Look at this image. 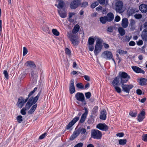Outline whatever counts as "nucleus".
I'll use <instances>...</instances> for the list:
<instances>
[{"label": "nucleus", "mask_w": 147, "mask_h": 147, "mask_svg": "<svg viewBox=\"0 0 147 147\" xmlns=\"http://www.w3.org/2000/svg\"><path fill=\"white\" fill-rule=\"evenodd\" d=\"M130 78V76L126 73L124 71H120L118 76L116 77L114 80L120 83H126Z\"/></svg>", "instance_id": "obj_1"}, {"label": "nucleus", "mask_w": 147, "mask_h": 147, "mask_svg": "<svg viewBox=\"0 0 147 147\" xmlns=\"http://www.w3.org/2000/svg\"><path fill=\"white\" fill-rule=\"evenodd\" d=\"M67 36L73 45L76 46L79 44V40L76 35L71 33H67Z\"/></svg>", "instance_id": "obj_2"}, {"label": "nucleus", "mask_w": 147, "mask_h": 147, "mask_svg": "<svg viewBox=\"0 0 147 147\" xmlns=\"http://www.w3.org/2000/svg\"><path fill=\"white\" fill-rule=\"evenodd\" d=\"M86 131V129L84 128H79L77 130L74 131L69 139L71 140H73L79 135L80 133L83 134H84Z\"/></svg>", "instance_id": "obj_3"}, {"label": "nucleus", "mask_w": 147, "mask_h": 147, "mask_svg": "<svg viewBox=\"0 0 147 147\" xmlns=\"http://www.w3.org/2000/svg\"><path fill=\"white\" fill-rule=\"evenodd\" d=\"M101 57L107 60L112 59L114 63H115V62L113 58V56L112 53L108 51H104L101 55Z\"/></svg>", "instance_id": "obj_4"}, {"label": "nucleus", "mask_w": 147, "mask_h": 147, "mask_svg": "<svg viewBox=\"0 0 147 147\" xmlns=\"http://www.w3.org/2000/svg\"><path fill=\"white\" fill-rule=\"evenodd\" d=\"M100 39H98L96 41L95 49L94 51V53L96 55H97L100 52L102 47V41Z\"/></svg>", "instance_id": "obj_5"}, {"label": "nucleus", "mask_w": 147, "mask_h": 147, "mask_svg": "<svg viewBox=\"0 0 147 147\" xmlns=\"http://www.w3.org/2000/svg\"><path fill=\"white\" fill-rule=\"evenodd\" d=\"M102 134L101 131L98 130L93 129L92 130L91 136L93 138L96 139H100L101 138Z\"/></svg>", "instance_id": "obj_6"}, {"label": "nucleus", "mask_w": 147, "mask_h": 147, "mask_svg": "<svg viewBox=\"0 0 147 147\" xmlns=\"http://www.w3.org/2000/svg\"><path fill=\"white\" fill-rule=\"evenodd\" d=\"M28 99V97L25 99L23 97L21 96L18 98V101L16 103L17 106L19 108H21L24 105L25 103L26 102Z\"/></svg>", "instance_id": "obj_7"}, {"label": "nucleus", "mask_w": 147, "mask_h": 147, "mask_svg": "<svg viewBox=\"0 0 147 147\" xmlns=\"http://www.w3.org/2000/svg\"><path fill=\"white\" fill-rule=\"evenodd\" d=\"M124 83H120L122 90L126 93H129L130 90L133 88L134 86L132 84H124Z\"/></svg>", "instance_id": "obj_8"}, {"label": "nucleus", "mask_w": 147, "mask_h": 147, "mask_svg": "<svg viewBox=\"0 0 147 147\" xmlns=\"http://www.w3.org/2000/svg\"><path fill=\"white\" fill-rule=\"evenodd\" d=\"M123 4V2L121 1H119L115 4V10L117 12L120 13H122L123 11L122 10V8Z\"/></svg>", "instance_id": "obj_9"}, {"label": "nucleus", "mask_w": 147, "mask_h": 147, "mask_svg": "<svg viewBox=\"0 0 147 147\" xmlns=\"http://www.w3.org/2000/svg\"><path fill=\"white\" fill-rule=\"evenodd\" d=\"M81 0H73L71 3L70 7L71 9H76L81 4Z\"/></svg>", "instance_id": "obj_10"}, {"label": "nucleus", "mask_w": 147, "mask_h": 147, "mask_svg": "<svg viewBox=\"0 0 147 147\" xmlns=\"http://www.w3.org/2000/svg\"><path fill=\"white\" fill-rule=\"evenodd\" d=\"M78 115H79V116H76L69 123L68 125H67V129H69L78 121L79 119L80 116L81 115V113H79Z\"/></svg>", "instance_id": "obj_11"}, {"label": "nucleus", "mask_w": 147, "mask_h": 147, "mask_svg": "<svg viewBox=\"0 0 147 147\" xmlns=\"http://www.w3.org/2000/svg\"><path fill=\"white\" fill-rule=\"evenodd\" d=\"M112 84L114 88L115 91L117 93H119L121 92V88L118 86L121 84L120 82L114 80L112 83Z\"/></svg>", "instance_id": "obj_12"}, {"label": "nucleus", "mask_w": 147, "mask_h": 147, "mask_svg": "<svg viewBox=\"0 0 147 147\" xmlns=\"http://www.w3.org/2000/svg\"><path fill=\"white\" fill-rule=\"evenodd\" d=\"M75 97L76 99L78 101L82 102H85L84 95L82 93L77 92L75 94Z\"/></svg>", "instance_id": "obj_13"}, {"label": "nucleus", "mask_w": 147, "mask_h": 147, "mask_svg": "<svg viewBox=\"0 0 147 147\" xmlns=\"http://www.w3.org/2000/svg\"><path fill=\"white\" fill-rule=\"evenodd\" d=\"M96 127L99 129L104 131H106L108 130V126L105 123H100L96 126Z\"/></svg>", "instance_id": "obj_14"}, {"label": "nucleus", "mask_w": 147, "mask_h": 147, "mask_svg": "<svg viewBox=\"0 0 147 147\" xmlns=\"http://www.w3.org/2000/svg\"><path fill=\"white\" fill-rule=\"evenodd\" d=\"M74 80L72 79L70 81L69 84V89L70 93L72 94L76 92V90L74 85Z\"/></svg>", "instance_id": "obj_15"}, {"label": "nucleus", "mask_w": 147, "mask_h": 147, "mask_svg": "<svg viewBox=\"0 0 147 147\" xmlns=\"http://www.w3.org/2000/svg\"><path fill=\"white\" fill-rule=\"evenodd\" d=\"M58 12L60 16L62 18H65L67 16V11L65 8L59 9Z\"/></svg>", "instance_id": "obj_16"}, {"label": "nucleus", "mask_w": 147, "mask_h": 147, "mask_svg": "<svg viewBox=\"0 0 147 147\" xmlns=\"http://www.w3.org/2000/svg\"><path fill=\"white\" fill-rule=\"evenodd\" d=\"M40 95V93H39L34 98H33L32 97L30 98L28 101H30V103L32 105L34 104L37 101Z\"/></svg>", "instance_id": "obj_17"}, {"label": "nucleus", "mask_w": 147, "mask_h": 147, "mask_svg": "<svg viewBox=\"0 0 147 147\" xmlns=\"http://www.w3.org/2000/svg\"><path fill=\"white\" fill-rule=\"evenodd\" d=\"M84 110L85 112L82 115L80 121V123H82L84 122L88 114V111L87 109L84 107Z\"/></svg>", "instance_id": "obj_18"}, {"label": "nucleus", "mask_w": 147, "mask_h": 147, "mask_svg": "<svg viewBox=\"0 0 147 147\" xmlns=\"http://www.w3.org/2000/svg\"><path fill=\"white\" fill-rule=\"evenodd\" d=\"M131 68L136 73H140L142 74H144L145 73V71L144 70L138 67L133 66L131 67Z\"/></svg>", "instance_id": "obj_19"}, {"label": "nucleus", "mask_w": 147, "mask_h": 147, "mask_svg": "<svg viewBox=\"0 0 147 147\" xmlns=\"http://www.w3.org/2000/svg\"><path fill=\"white\" fill-rule=\"evenodd\" d=\"M80 29V26L78 24H76L75 25L73 29L72 30V32H68L67 33H71L75 35L79 31Z\"/></svg>", "instance_id": "obj_20"}, {"label": "nucleus", "mask_w": 147, "mask_h": 147, "mask_svg": "<svg viewBox=\"0 0 147 147\" xmlns=\"http://www.w3.org/2000/svg\"><path fill=\"white\" fill-rule=\"evenodd\" d=\"M145 115V112L144 111H142L140 112V114L138 115L137 119L139 122L142 121L144 118V115Z\"/></svg>", "instance_id": "obj_21"}, {"label": "nucleus", "mask_w": 147, "mask_h": 147, "mask_svg": "<svg viewBox=\"0 0 147 147\" xmlns=\"http://www.w3.org/2000/svg\"><path fill=\"white\" fill-rule=\"evenodd\" d=\"M108 22H110L114 19V16L113 13L111 12H109L107 14L106 16Z\"/></svg>", "instance_id": "obj_22"}, {"label": "nucleus", "mask_w": 147, "mask_h": 147, "mask_svg": "<svg viewBox=\"0 0 147 147\" xmlns=\"http://www.w3.org/2000/svg\"><path fill=\"white\" fill-rule=\"evenodd\" d=\"M25 64L27 67L32 68L33 69H34L36 67V65L34 62L31 61H27Z\"/></svg>", "instance_id": "obj_23"}, {"label": "nucleus", "mask_w": 147, "mask_h": 147, "mask_svg": "<svg viewBox=\"0 0 147 147\" xmlns=\"http://www.w3.org/2000/svg\"><path fill=\"white\" fill-rule=\"evenodd\" d=\"M140 10L142 13H146L147 11V5L145 4H142L139 7Z\"/></svg>", "instance_id": "obj_24"}, {"label": "nucleus", "mask_w": 147, "mask_h": 147, "mask_svg": "<svg viewBox=\"0 0 147 147\" xmlns=\"http://www.w3.org/2000/svg\"><path fill=\"white\" fill-rule=\"evenodd\" d=\"M128 24V20L126 18H123L122 21L121 26L124 28H127Z\"/></svg>", "instance_id": "obj_25"}, {"label": "nucleus", "mask_w": 147, "mask_h": 147, "mask_svg": "<svg viewBox=\"0 0 147 147\" xmlns=\"http://www.w3.org/2000/svg\"><path fill=\"white\" fill-rule=\"evenodd\" d=\"M106 110L104 109L101 111L100 117V119L104 120H106Z\"/></svg>", "instance_id": "obj_26"}, {"label": "nucleus", "mask_w": 147, "mask_h": 147, "mask_svg": "<svg viewBox=\"0 0 147 147\" xmlns=\"http://www.w3.org/2000/svg\"><path fill=\"white\" fill-rule=\"evenodd\" d=\"M147 80L145 78H141L140 79L139 83L141 86H144L146 85Z\"/></svg>", "instance_id": "obj_27"}, {"label": "nucleus", "mask_w": 147, "mask_h": 147, "mask_svg": "<svg viewBox=\"0 0 147 147\" xmlns=\"http://www.w3.org/2000/svg\"><path fill=\"white\" fill-rule=\"evenodd\" d=\"M59 1L58 5L57 7L59 9H63V8L65 4L63 0H58Z\"/></svg>", "instance_id": "obj_28"}, {"label": "nucleus", "mask_w": 147, "mask_h": 147, "mask_svg": "<svg viewBox=\"0 0 147 147\" xmlns=\"http://www.w3.org/2000/svg\"><path fill=\"white\" fill-rule=\"evenodd\" d=\"M37 106V104H36L33 105L31 107L30 110L28 111V113L29 114H32L36 110Z\"/></svg>", "instance_id": "obj_29"}, {"label": "nucleus", "mask_w": 147, "mask_h": 147, "mask_svg": "<svg viewBox=\"0 0 147 147\" xmlns=\"http://www.w3.org/2000/svg\"><path fill=\"white\" fill-rule=\"evenodd\" d=\"M118 32L121 36H124L125 33V32L124 29L121 27L118 28Z\"/></svg>", "instance_id": "obj_30"}, {"label": "nucleus", "mask_w": 147, "mask_h": 147, "mask_svg": "<svg viewBox=\"0 0 147 147\" xmlns=\"http://www.w3.org/2000/svg\"><path fill=\"white\" fill-rule=\"evenodd\" d=\"M135 24V22L134 20H131L129 25V26H130V29L131 30L133 31L134 30V26Z\"/></svg>", "instance_id": "obj_31"}, {"label": "nucleus", "mask_w": 147, "mask_h": 147, "mask_svg": "<svg viewBox=\"0 0 147 147\" xmlns=\"http://www.w3.org/2000/svg\"><path fill=\"white\" fill-rule=\"evenodd\" d=\"M95 41L94 39L92 37H90L88 39V44L89 45H92Z\"/></svg>", "instance_id": "obj_32"}, {"label": "nucleus", "mask_w": 147, "mask_h": 147, "mask_svg": "<svg viewBox=\"0 0 147 147\" xmlns=\"http://www.w3.org/2000/svg\"><path fill=\"white\" fill-rule=\"evenodd\" d=\"M100 21L103 24H105L107 21L106 16L101 17L100 18Z\"/></svg>", "instance_id": "obj_33"}, {"label": "nucleus", "mask_w": 147, "mask_h": 147, "mask_svg": "<svg viewBox=\"0 0 147 147\" xmlns=\"http://www.w3.org/2000/svg\"><path fill=\"white\" fill-rule=\"evenodd\" d=\"M31 77H32L34 78H36L38 76L37 73L34 70L32 71L31 74Z\"/></svg>", "instance_id": "obj_34"}, {"label": "nucleus", "mask_w": 147, "mask_h": 147, "mask_svg": "<svg viewBox=\"0 0 147 147\" xmlns=\"http://www.w3.org/2000/svg\"><path fill=\"white\" fill-rule=\"evenodd\" d=\"M98 109V107L97 106H96L94 107L92 109V114L95 115L97 112Z\"/></svg>", "instance_id": "obj_35"}, {"label": "nucleus", "mask_w": 147, "mask_h": 147, "mask_svg": "<svg viewBox=\"0 0 147 147\" xmlns=\"http://www.w3.org/2000/svg\"><path fill=\"white\" fill-rule=\"evenodd\" d=\"M30 101H28L27 102L26 104L25 107H23L25 109L27 110H29L30 108L32 106L31 104L30 103Z\"/></svg>", "instance_id": "obj_36"}, {"label": "nucleus", "mask_w": 147, "mask_h": 147, "mask_svg": "<svg viewBox=\"0 0 147 147\" xmlns=\"http://www.w3.org/2000/svg\"><path fill=\"white\" fill-rule=\"evenodd\" d=\"M127 142V140L125 139H120L119 140V143L120 145H125Z\"/></svg>", "instance_id": "obj_37"}, {"label": "nucleus", "mask_w": 147, "mask_h": 147, "mask_svg": "<svg viewBox=\"0 0 147 147\" xmlns=\"http://www.w3.org/2000/svg\"><path fill=\"white\" fill-rule=\"evenodd\" d=\"M137 112H134L132 111H130L129 113V115L131 117H134L137 116Z\"/></svg>", "instance_id": "obj_38"}, {"label": "nucleus", "mask_w": 147, "mask_h": 147, "mask_svg": "<svg viewBox=\"0 0 147 147\" xmlns=\"http://www.w3.org/2000/svg\"><path fill=\"white\" fill-rule=\"evenodd\" d=\"M141 36L144 41H147V33H144L142 34Z\"/></svg>", "instance_id": "obj_39"}, {"label": "nucleus", "mask_w": 147, "mask_h": 147, "mask_svg": "<svg viewBox=\"0 0 147 147\" xmlns=\"http://www.w3.org/2000/svg\"><path fill=\"white\" fill-rule=\"evenodd\" d=\"M76 86L78 89H84V86L81 83H77L76 85Z\"/></svg>", "instance_id": "obj_40"}, {"label": "nucleus", "mask_w": 147, "mask_h": 147, "mask_svg": "<svg viewBox=\"0 0 147 147\" xmlns=\"http://www.w3.org/2000/svg\"><path fill=\"white\" fill-rule=\"evenodd\" d=\"M117 52L120 55L126 54L127 53V51H123L120 49H119L117 50Z\"/></svg>", "instance_id": "obj_41"}, {"label": "nucleus", "mask_w": 147, "mask_h": 147, "mask_svg": "<svg viewBox=\"0 0 147 147\" xmlns=\"http://www.w3.org/2000/svg\"><path fill=\"white\" fill-rule=\"evenodd\" d=\"M92 115L91 116V117L89 118L88 121V122L89 124H92L93 123L94 121V119Z\"/></svg>", "instance_id": "obj_42"}, {"label": "nucleus", "mask_w": 147, "mask_h": 147, "mask_svg": "<svg viewBox=\"0 0 147 147\" xmlns=\"http://www.w3.org/2000/svg\"><path fill=\"white\" fill-rule=\"evenodd\" d=\"M52 32L53 34L55 36H58L59 34V32L57 30L55 29H52Z\"/></svg>", "instance_id": "obj_43"}, {"label": "nucleus", "mask_w": 147, "mask_h": 147, "mask_svg": "<svg viewBox=\"0 0 147 147\" xmlns=\"http://www.w3.org/2000/svg\"><path fill=\"white\" fill-rule=\"evenodd\" d=\"M43 30L45 32L49 33V27L47 26H44L42 28Z\"/></svg>", "instance_id": "obj_44"}, {"label": "nucleus", "mask_w": 147, "mask_h": 147, "mask_svg": "<svg viewBox=\"0 0 147 147\" xmlns=\"http://www.w3.org/2000/svg\"><path fill=\"white\" fill-rule=\"evenodd\" d=\"M22 117V116L21 115H19L17 117L16 119L18 123H20L23 120Z\"/></svg>", "instance_id": "obj_45"}, {"label": "nucleus", "mask_w": 147, "mask_h": 147, "mask_svg": "<svg viewBox=\"0 0 147 147\" xmlns=\"http://www.w3.org/2000/svg\"><path fill=\"white\" fill-rule=\"evenodd\" d=\"M81 7L85 8L87 7L88 5V2L86 1L82 3H81Z\"/></svg>", "instance_id": "obj_46"}, {"label": "nucleus", "mask_w": 147, "mask_h": 147, "mask_svg": "<svg viewBox=\"0 0 147 147\" xmlns=\"http://www.w3.org/2000/svg\"><path fill=\"white\" fill-rule=\"evenodd\" d=\"M98 4V2L96 1L92 3L91 5V7L92 8H94Z\"/></svg>", "instance_id": "obj_47"}, {"label": "nucleus", "mask_w": 147, "mask_h": 147, "mask_svg": "<svg viewBox=\"0 0 147 147\" xmlns=\"http://www.w3.org/2000/svg\"><path fill=\"white\" fill-rule=\"evenodd\" d=\"M85 96L87 99H89L90 98L91 96V93L90 92H88L85 93Z\"/></svg>", "instance_id": "obj_48"}, {"label": "nucleus", "mask_w": 147, "mask_h": 147, "mask_svg": "<svg viewBox=\"0 0 147 147\" xmlns=\"http://www.w3.org/2000/svg\"><path fill=\"white\" fill-rule=\"evenodd\" d=\"M3 74H4L5 77L7 79H9V75L7 71L6 70H5L3 71Z\"/></svg>", "instance_id": "obj_49"}, {"label": "nucleus", "mask_w": 147, "mask_h": 147, "mask_svg": "<svg viewBox=\"0 0 147 147\" xmlns=\"http://www.w3.org/2000/svg\"><path fill=\"white\" fill-rule=\"evenodd\" d=\"M37 89V87L35 88L33 90L30 92L29 93L28 97L29 98V97H30L35 92V91Z\"/></svg>", "instance_id": "obj_50"}, {"label": "nucleus", "mask_w": 147, "mask_h": 147, "mask_svg": "<svg viewBox=\"0 0 147 147\" xmlns=\"http://www.w3.org/2000/svg\"><path fill=\"white\" fill-rule=\"evenodd\" d=\"M130 39V38L128 36H125L124 38L123 39V42H129Z\"/></svg>", "instance_id": "obj_51"}, {"label": "nucleus", "mask_w": 147, "mask_h": 147, "mask_svg": "<svg viewBox=\"0 0 147 147\" xmlns=\"http://www.w3.org/2000/svg\"><path fill=\"white\" fill-rule=\"evenodd\" d=\"M128 11L129 15H132L135 13V10L133 9H131Z\"/></svg>", "instance_id": "obj_52"}, {"label": "nucleus", "mask_w": 147, "mask_h": 147, "mask_svg": "<svg viewBox=\"0 0 147 147\" xmlns=\"http://www.w3.org/2000/svg\"><path fill=\"white\" fill-rule=\"evenodd\" d=\"M23 56H25L28 53V50L25 47H24L23 48Z\"/></svg>", "instance_id": "obj_53"}, {"label": "nucleus", "mask_w": 147, "mask_h": 147, "mask_svg": "<svg viewBox=\"0 0 147 147\" xmlns=\"http://www.w3.org/2000/svg\"><path fill=\"white\" fill-rule=\"evenodd\" d=\"M27 111L25 109L23 108L21 110L20 113H21L23 115H25L26 114V111Z\"/></svg>", "instance_id": "obj_54"}, {"label": "nucleus", "mask_w": 147, "mask_h": 147, "mask_svg": "<svg viewBox=\"0 0 147 147\" xmlns=\"http://www.w3.org/2000/svg\"><path fill=\"white\" fill-rule=\"evenodd\" d=\"M142 139L145 142H147V134L143 135L142 136Z\"/></svg>", "instance_id": "obj_55"}, {"label": "nucleus", "mask_w": 147, "mask_h": 147, "mask_svg": "<svg viewBox=\"0 0 147 147\" xmlns=\"http://www.w3.org/2000/svg\"><path fill=\"white\" fill-rule=\"evenodd\" d=\"M65 53L66 54L69 55H71V51L68 48H66L65 49Z\"/></svg>", "instance_id": "obj_56"}, {"label": "nucleus", "mask_w": 147, "mask_h": 147, "mask_svg": "<svg viewBox=\"0 0 147 147\" xmlns=\"http://www.w3.org/2000/svg\"><path fill=\"white\" fill-rule=\"evenodd\" d=\"M46 135L47 133H45L39 136V139L40 140L43 139L46 136Z\"/></svg>", "instance_id": "obj_57"}, {"label": "nucleus", "mask_w": 147, "mask_h": 147, "mask_svg": "<svg viewBox=\"0 0 147 147\" xmlns=\"http://www.w3.org/2000/svg\"><path fill=\"white\" fill-rule=\"evenodd\" d=\"M75 14V13L74 12H70L69 13V21L71 22V19L70 18H71Z\"/></svg>", "instance_id": "obj_58"}, {"label": "nucleus", "mask_w": 147, "mask_h": 147, "mask_svg": "<svg viewBox=\"0 0 147 147\" xmlns=\"http://www.w3.org/2000/svg\"><path fill=\"white\" fill-rule=\"evenodd\" d=\"M83 145V144L82 143H79L76 144L74 147H82Z\"/></svg>", "instance_id": "obj_59"}, {"label": "nucleus", "mask_w": 147, "mask_h": 147, "mask_svg": "<svg viewBox=\"0 0 147 147\" xmlns=\"http://www.w3.org/2000/svg\"><path fill=\"white\" fill-rule=\"evenodd\" d=\"M120 20V18L119 16H116L115 19V21L116 22H119Z\"/></svg>", "instance_id": "obj_60"}, {"label": "nucleus", "mask_w": 147, "mask_h": 147, "mask_svg": "<svg viewBox=\"0 0 147 147\" xmlns=\"http://www.w3.org/2000/svg\"><path fill=\"white\" fill-rule=\"evenodd\" d=\"M124 135V134L123 132L119 133L116 134V136H119V137H122Z\"/></svg>", "instance_id": "obj_61"}, {"label": "nucleus", "mask_w": 147, "mask_h": 147, "mask_svg": "<svg viewBox=\"0 0 147 147\" xmlns=\"http://www.w3.org/2000/svg\"><path fill=\"white\" fill-rule=\"evenodd\" d=\"M88 48L89 50L90 51H92L94 49V47L92 45H89Z\"/></svg>", "instance_id": "obj_62"}, {"label": "nucleus", "mask_w": 147, "mask_h": 147, "mask_svg": "<svg viewBox=\"0 0 147 147\" xmlns=\"http://www.w3.org/2000/svg\"><path fill=\"white\" fill-rule=\"evenodd\" d=\"M135 44V43L133 41H131L129 43V45L131 46H134Z\"/></svg>", "instance_id": "obj_63"}, {"label": "nucleus", "mask_w": 147, "mask_h": 147, "mask_svg": "<svg viewBox=\"0 0 147 147\" xmlns=\"http://www.w3.org/2000/svg\"><path fill=\"white\" fill-rule=\"evenodd\" d=\"M142 16V15L140 14H136L135 16V18L138 19L141 18Z\"/></svg>", "instance_id": "obj_64"}]
</instances>
